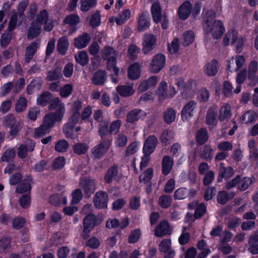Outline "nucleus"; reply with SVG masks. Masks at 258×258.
<instances>
[{"mask_svg": "<svg viewBox=\"0 0 258 258\" xmlns=\"http://www.w3.org/2000/svg\"><path fill=\"white\" fill-rule=\"evenodd\" d=\"M97 3L96 0H81L80 10L83 12H87L94 8Z\"/></svg>", "mask_w": 258, "mask_h": 258, "instance_id": "obj_41", "label": "nucleus"}, {"mask_svg": "<svg viewBox=\"0 0 258 258\" xmlns=\"http://www.w3.org/2000/svg\"><path fill=\"white\" fill-rule=\"evenodd\" d=\"M90 40V35L87 33H84L75 39L74 44L78 48H83L87 46Z\"/></svg>", "mask_w": 258, "mask_h": 258, "instance_id": "obj_26", "label": "nucleus"}, {"mask_svg": "<svg viewBox=\"0 0 258 258\" xmlns=\"http://www.w3.org/2000/svg\"><path fill=\"white\" fill-rule=\"evenodd\" d=\"M146 115V113L141 109H135L128 113L126 120L127 122L134 123L140 118L145 117Z\"/></svg>", "mask_w": 258, "mask_h": 258, "instance_id": "obj_20", "label": "nucleus"}, {"mask_svg": "<svg viewBox=\"0 0 258 258\" xmlns=\"http://www.w3.org/2000/svg\"><path fill=\"white\" fill-rule=\"evenodd\" d=\"M50 110H54L57 108L58 110V114H56L55 113L57 117L58 115H63L61 112V110L63 109V104L60 103V101L58 97L54 98L51 102L49 106Z\"/></svg>", "mask_w": 258, "mask_h": 258, "instance_id": "obj_43", "label": "nucleus"}, {"mask_svg": "<svg viewBox=\"0 0 258 258\" xmlns=\"http://www.w3.org/2000/svg\"><path fill=\"white\" fill-rule=\"evenodd\" d=\"M233 88L230 82L225 81L223 83V93L226 97H229L233 94Z\"/></svg>", "mask_w": 258, "mask_h": 258, "instance_id": "obj_58", "label": "nucleus"}, {"mask_svg": "<svg viewBox=\"0 0 258 258\" xmlns=\"http://www.w3.org/2000/svg\"><path fill=\"white\" fill-rule=\"evenodd\" d=\"M100 244V240L95 237H91L86 242V246L92 249L97 248Z\"/></svg>", "mask_w": 258, "mask_h": 258, "instance_id": "obj_61", "label": "nucleus"}, {"mask_svg": "<svg viewBox=\"0 0 258 258\" xmlns=\"http://www.w3.org/2000/svg\"><path fill=\"white\" fill-rule=\"evenodd\" d=\"M177 92L173 86L168 88V84L165 81H162L159 84L157 94L160 100L172 98L175 95Z\"/></svg>", "mask_w": 258, "mask_h": 258, "instance_id": "obj_5", "label": "nucleus"}, {"mask_svg": "<svg viewBox=\"0 0 258 258\" xmlns=\"http://www.w3.org/2000/svg\"><path fill=\"white\" fill-rule=\"evenodd\" d=\"M52 98V94L48 92L45 91L40 95L37 98V104L41 106H45L50 101Z\"/></svg>", "mask_w": 258, "mask_h": 258, "instance_id": "obj_39", "label": "nucleus"}, {"mask_svg": "<svg viewBox=\"0 0 258 258\" xmlns=\"http://www.w3.org/2000/svg\"><path fill=\"white\" fill-rule=\"evenodd\" d=\"M151 13L153 21L156 23H159L162 18L161 8L159 3H154L151 7Z\"/></svg>", "mask_w": 258, "mask_h": 258, "instance_id": "obj_32", "label": "nucleus"}, {"mask_svg": "<svg viewBox=\"0 0 258 258\" xmlns=\"http://www.w3.org/2000/svg\"><path fill=\"white\" fill-rule=\"evenodd\" d=\"M156 42L155 36L152 34H145L142 42L143 53L149 54L155 48Z\"/></svg>", "mask_w": 258, "mask_h": 258, "instance_id": "obj_10", "label": "nucleus"}, {"mask_svg": "<svg viewBox=\"0 0 258 258\" xmlns=\"http://www.w3.org/2000/svg\"><path fill=\"white\" fill-rule=\"evenodd\" d=\"M159 249L163 253L164 258H173L176 254L175 250L172 247L170 239H164L159 244Z\"/></svg>", "mask_w": 258, "mask_h": 258, "instance_id": "obj_8", "label": "nucleus"}, {"mask_svg": "<svg viewBox=\"0 0 258 258\" xmlns=\"http://www.w3.org/2000/svg\"><path fill=\"white\" fill-rule=\"evenodd\" d=\"M174 164V160L168 155L165 156L162 161V171L164 175H167L170 172Z\"/></svg>", "mask_w": 258, "mask_h": 258, "instance_id": "obj_24", "label": "nucleus"}, {"mask_svg": "<svg viewBox=\"0 0 258 258\" xmlns=\"http://www.w3.org/2000/svg\"><path fill=\"white\" fill-rule=\"evenodd\" d=\"M80 185L88 196L92 195L96 188L94 180L89 179L82 180L80 181Z\"/></svg>", "mask_w": 258, "mask_h": 258, "instance_id": "obj_19", "label": "nucleus"}, {"mask_svg": "<svg viewBox=\"0 0 258 258\" xmlns=\"http://www.w3.org/2000/svg\"><path fill=\"white\" fill-rule=\"evenodd\" d=\"M101 222L99 219L96 218L94 214H89L84 219L83 232L82 236L84 239L88 238L90 235L91 230Z\"/></svg>", "mask_w": 258, "mask_h": 258, "instance_id": "obj_6", "label": "nucleus"}, {"mask_svg": "<svg viewBox=\"0 0 258 258\" xmlns=\"http://www.w3.org/2000/svg\"><path fill=\"white\" fill-rule=\"evenodd\" d=\"M61 202L64 204V198L58 194L52 195L49 198L50 203L55 206L59 205Z\"/></svg>", "mask_w": 258, "mask_h": 258, "instance_id": "obj_59", "label": "nucleus"}, {"mask_svg": "<svg viewBox=\"0 0 258 258\" xmlns=\"http://www.w3.org/2000/svg\"><path fill=\"white\" fill-rule=\"evenodd\" d=\"M106 74L104 71L96 72L92 78L93 83L96 85H102L106 80Z\"/></svg>", "mask_w": 258, "mask_h": 258, "instance_id": "obj_30", "label": "nucleus"}, {"mask_svg": "<svg viewBox=\"0 0 258 258\" xmlns=\"http://www.w3.org/2000/svg\"><path fill=\"white\" fill-rule=\"evenodd\" d=\"M258 115L256 112L252 110L246 111L240 117V122L243 124L252 123L255 122Z\"/></svg>", "mask_w": 258, "mask_h": 258, "instance_id": "obj_25", "label": "nucleus"}, {"mask_svg": "<svg viewBox=\"0 0 258 258\" xmlns=\"http://www.w3.org/2000/svg\"><path fill=\"white\" fill-rule=\"evenodd\" d=\"M64 164V159L63 157L56 158L52 164V168L54 170L62 168Z\"/></svg>", "mask_w": 258, "mask_h": 258, "instance_id": "obj_64", "label": "nucleus"}, {"mask_svg": "<svg viewBox=\"0 0 258 258\" xmlns=\"http://www.w3.org/2000/svg\"><path fill=\"white\" fill-rule=\"evenodd\" d=\"M171 197L168 195H163L160 197L158 201L160 206L163 208L169 207L171 205Z\"/></svg>", "mask_w": 258, "mask_h": 258, "instance_id": "obj_52", "label": "nucleus"}, {"mask_svg": "<svg viewBox=\"0 0 258 258\" xmlns=\"http://www.w3.org/2000/svg\"><path fill=\"white\" fill-rule=\"evenodd\" d=\"M16 156V151L14 148L7 149L1 157L2 162H9L12 161Z\"/></svg>", "mask_w": 258, "mask_h": 258, "instance_id": "obj_40", "label": "nucleus"}, {"mask_svg": "<svg viewBox=\"0 0 258 258\" xmlns=\"http://www.w3.org/2000/svg\"><path fill=\"white\" fill-rule=\"evenodd\" d=\"M39 47V43L37 41H33L26 48L24 56V61L29 63L33 59V56Z\"/></svg>", "mask_w": 258, "mask_h": 258, "instance_id": "obj_16", "label": "nucleus"}, {"mask_svg": "<svg viewBox=\"0 0 258 258\" xmlns=\"http://www.w3.org/2000/svg\"><path fill=\"white\" fill-rule=\"evenodd\" d=\"M197 104L195 101L191 100L184 106L181 111V118L182 120H187L194 115Z\"/></svg>", "mask_w": 258, "mask_h": 258, "instance_id": "obj_11", "label": "nucleus"}, {"mask_svg": "<svg viewBox=\"0 0 258 258\" xmlns=\"http://www.w3.org/2000/svg\"><path fill=\"white\" fill-rule=\"evenodd\" d=\"M252 182V178L251 177H245L241 180L239 179L238 188L241 191L245 190L248 188Z\"/></svg>", "mask_w": 258, "mask_h": 258, "instance_id": "obj_48", "label": "nucleus"}, {"mask_svg": "<svg viewBox=\"0 0 258 258\" xmlns=\"http://www.w3.org/2000/svg\"><path fill=\"white\" fill-rule=\"evenodd\" d=\"M249 247L248 251L252 254L258 253V241L255 237H252L249 238L248 241Z\"/></svg>", "mask_w": 258, "mask_h": 258, "instance_id": "obj_49", "label": "nucleus"}, {"mask_svg": "<svg viewBox=\"0 0 258 258\" xmlns=\"http://www.w3.org/2000/svg\"><path fill=\"white\" fill-rule=\"evenodd\" d=\"M245 59L243 55H236L228 61V70L230 72L237 71L245 64Z\"/></svg>", "mask_w": 258, "mask_h": 258, "instance_id": "obj_9", "label": "nucleus"}, {"mask_svg": "<svg viewBox=\"0 0 258 258\" xmlns=\"http://www.w3.org/2000/svg\"><path fill=\"white\" fill-rule=\"evenodd\" d=\"M231 115V106L229 104H225L220 109L218 119L220 121H224L228 120Z\"/></svg>", "mask_w": 258, "mask_h": 258, "instance_id": "obj_27", "label": "nucleus"}, {"mask_svg": "<svg viewBox=\"0 0 258 258\" xmlns=\"http://www.w3.org/2000/svg\"><path fill=\"white\" fill-rule=\"evenodd\" d=\"M101 55L103 59L107 61V70L113 71L115 76H118L119 69L116 67L117 54L114 49L111 47H105L101 51Z\"/></svg>", "mask_w": 258, "mask_h": 258, "instance_id": "obj_4", "label": "nucleus"}, {"mask_svg": "<svg viewBox=\"0 0 258 258\" xmlns=\"http://www.w3.org/2000/svg\"><path fill=\"white\" fill-rule=\"evenodd\" d=\"M210 93L205 88H201L197 93V99L201 102H205L209 100Z\"/></svg>", "mask_w": 258, "mask_h": 258, "instance_id": "obj_45", "label": "nucleus"}, {"mask_svg": "<svg viewBox=\"0 0 258 258\" xmlns=\"http://www.w3.org/2000/svg\"><path fill=\"white\" fill-rule=\"evenodd\" d=\"M235 196L233 192L227 193L225 191H222L219 192L217 196V202L220 204H225L229 200L233 199Z\"/></svg>", "mask_w": 258, "mask_h": 258, "instance_id": "obj_36", "label": "nucleus"}, {"mask_svg": "<svg viewBox=\"0 0 258 258\" xmlns=\"http://www.w3.org/2000/svg\"><path fill=\"white\" fill-rule=\"evenodd\" d=\"M203 28L206 34H210L214 39H219L225 29L223 22L215 19V13L210 10L207 12L204 18Z\"/></svg>", "mask_w": 258, "mask_h": 258, "instance_id": "obj_1", "label": "nucleus"}, {"mask_svg": "<svg viewBox=\"0 0 258 258\" xmlns=\"http://www.w3.org/2000/svg\"><path fill=\"white\" fill-rule=\"evenodd\" d=\"M238 37V32L234 29L229 30L225 34L222 43L224 46H228L230 44H233L235 42Z\"/></svg>", "mask_w": 258, "mask_h": 258, "instance_id": "obj_21", "label": "nucleus"}, {"mask_svg": "<svg viewBox=\"0 0 258 258\" xmlns=\"http://www.w3.org/2000/svg\"><path fill=\"white\" fill-rule=\"evenodd\" d=\"M140 48L136 45H131L128 49V55L131 59H134L137 58L138 53L140 52Z\"/></svg>", "mask_w": 258, "mask_h": 258, "instance_id": "obj_63", "label": "nucleus"}, {"mask_svg": "<svg viewBox=\"0 0 258 258\" xmlns=\"http://www.w3.org/2000/svg\"><path fill=\"white\" fill-rule=\"evenodd\" d=\"M153 175V169L151 168H148L139 176L140 182L144 183L148 182L152 179Z\"/></svg>", "mask_w": 258, "mask_h": 258, "instance_id": "obj_44", "label": "nucleus"}, {"mask_svg": "<svg viewBox=\"0 0 258 258\" xmlns=\"http://www.w3.org/2000/svg\"><path fill=\"white\" fill-rule=\"evenodd\" d=\"M174 138L173 133L169 130H166L163 132L161 136V142L165 145L169 144Z\"/></svg>", "mask_w": 258, "mask_h": 258, "instance_id": "obj_47", "label": "nucleus"}, {"mask_svg": "<svg viewBox=\"0 0 258 258\" xmlns=\"http://www.w3.org/2000/svg\"><path fill=\"white\" fill-rule=\"evenodd\" d=\"M247 76V73L246 70H242L238 73L236 78V82L238 85L234 90L235 93L238 94L240 92L241 89L240 84H242L245 81Z\"/></svg>", "mask_w": 258, "mask_h": 258, "instance_id": "obj_31", "label": "nucleus"}, {"mask_svg": "<svg viewBox=\"0 0 258 258\" xmlns=\"http://www.w3.org/2000/svg\"><path fill=\"white\" fill-rule=\"evenodd\" d=\"M131 17L130 9L123 10L118 16L115 18V22L117 25H122L126 22Z\"/></svg>", "mask_w": 258, "mask_h": 258, "instance_id": "obj_38", "label": "nucleus"}, {"mask_svg": "<svg viewBox=\"0 0 258 258\" xmlns=\"http://www.w3.org/2000/svg\"><path fill=\"white\" fill-rule=\"evenodd\" d=\"M166 58L164 55L158 53L152 58L149 67V71L153 74L159 72L164 67Z\"/></svg>", "mask_w": 258, "mask_h": 258, "instance_id": "obj_7", "label": "nucleus"}, {"mask_svg": "<svg viewBox=\"0 0 258 258\" xmlns=\"http://www.w3.org/2000/svg\"><path fill=\"white\" fill-rule=\"evenodd\" d=\"M214 150L211 146L206 145L200 150V156L206 160H211L213 157Z\"/></svg>", "mask_w": 258, "mask_h": 258, "instance_id": "obj_34", "label": "nucleus"}, {"mask_svg": "<svg viewBox=\"0 0 258 258\" xmlns=\"http://www.w3.org/2000/svg\"><path fill=\"white\" fill-rule=\"evenodd\" d=\"M168 223L166 221H161L155 230V235L157 237H162L169 234Z\"/></svg>", "mask_w": 258, "mask_h": 258, "instance_id": "obj_28", "label": "nucleus"}, {"mask_svg": "<svg viewBox=\"0 0 258 258\" xmlns=\"http://www.w3.org/2000/svg\"><path fill=\"white\" fill-rule=\"evenodd\" d=\"M27 105V100L24 97H20L17 101L15 105V109L17 112H21L24 111Z\"/></svg>", "mask_w": 258, "mask_h": 258, "instance_id": "obj_50", "label": "nucleus"}, {"mask_svg": "<svg viewBox=\"0 0 258 258\" xmlns=\"http://www.w3.org/2000/svg\"><path fill=\"white\" fill-rule=\"evenodd\" d=\"M48 20V13L46 11L43 10L37 16L35 22L31 24L28 29L27 37L28 39H32L39 35L41 31V26L43 22H46Z\"/></svg>", "mask_w": 258, "mask_h": 258, "instance_id": "obj_3", "label": "nucleus"}, {"mask_svg": "<svg viewBox=\"0 0 258 258\" xmlns=\"http://www.w3.org/2000/svg\"><path fill=\"white\" fill-rule=\"evenodd\" d=\"M141 235V232L140 229H137L132 231L128 236V242L130 243H136L139 240Z\"/></svg>", "mask_w": 258, "mask_h": 258, "instance_id": "obj_56", "label": "nucleus"}, {"mask_svg": "<svg viewBox=\"0 0 258 258\" xmlns=\"http://www.w3.org/2000/svg\"><path fill=\"white\" fill-rule=\"evenodd\" d=\"M75 58L76 61L82 66L86 64L89 61L88 54L84 50L81 51L78 54H76Z\"/></svg>", "mask_w": 258, "mask_h": 258, "instance_id": "obj_46", "label": "nucleus"}, {"mask_svg": "<svg viewBox=\"0 0 258 258\" xmlns=\"http://www.w3.org/2000/svg\"><path fill=\"white\" fill-rule=\"evenodd\" d=\"M217 111L215 108H210L209 109L206 116V123L210 126V128H212L217 124L216 117Z\"/></svg>", "mask_w": 258, "mask_h": 258, "instance_id": "obj_33", "label": "nucleus"}, {"mask_svg": "<svg viewBox=\"0 0 258 258\" xmlns=\"http://www.w3.org/2000/svg\"><path fill=\"white\" fill-rule=\"evenodd\" d=\"M150 18L148 12H143L139 16L137 29L139 31H144L149 28Z\"/></svg>", "mask_w": 258, "mask_h": 258, "instance_id": "obj_13", "label": "nucleus"}, {"mask_svg": "<svg viewBox=\"0 0 258 258\" xmlns=\"http://www.w3.org/2000/svg\"><path fill=\"white\" fill-rule=\"evenodd\" d=\"M62 118V115L56 116L55 113L47 114L43 119V122L39 127L34 130V135L35 138H40L50 132V130L54 125L55 121H60Z\"/></svg>", "mask_w": 258, "mask_h": 258, "instance_id": "obj_2", "label": "nucleus"}, {"mask_svg": "<svg viewBox=\"0 0 258 258\" xmlns=\"http://www.w3.org/2000/svg\"><path fill=\"white\" fill-rule=\"evenodd\" d=\"M118 172L117 168L116 167H112L110 168L107 172L105 176V180L107 183H110L113 178L116 176Z\"/></svg>", "mask_w": 258, "mask_h": 258, "instance_id": "obj_55", "label": "nucleus"}, {"mask_svg": "<svg viewBox=\"0 0 258 258\" xmlns=\"http://www.w3.org/2000/svg\"><path fill=\"white\" fill-rule=\"evenodd\" d=\"M32 179L31 176H27L24 178L22 182L18 185L16 189V192L22 194L27 191H30L31 189V183Z\"/></svg>", "mask_w": 258, "mask_h": 258, "instance_id": "obj_17", "label": "nucleus"}, {"mask_svg": "<svg viewBox=\"0 0 258 258\" xmlns=\"http://www.w3.org/2000/svg\"><path fill=\"white\" fill-rule=\"evenodd\" d=\"M80 19L78 15L71 14L66 18V23L74 26L80 23Z\"/></svg>", "mask_w": 258, "mask_h": 258, "instance_id": "obj_57", "label": "nucleus"}, {"mask_svg": "<svg viewBox=\"0 0 258 258\" xmlns=\"http://www.w3.org/2000/svg\"><path fill=\"white\" fill-rule=\"evenodd\" d=\"M141 66L139 63L131 65L128 69V76L131 80H137L140 77Z\"/></svg>", "mask_w": 258, "mask_h": 258, "instance_id": "obj_29", "label": "nucleus"}, {"mask_svg": "<svg viewBox=\"0 0 258 258\" xmlns=\"http://www.w3.org/2000/svg\"><path fill=\"white\" fill-rule=\"evenodd\" d=\"M188 190L184 187H180L174 192V198L176 200H180L185 199L188 195Z\"/></svg>", "mask_w": 258, "mask_h": 258, "instance_id": "obj_53", "label": "nucleus"}, {"mask_svg": "<svg viewBox=\"0 0 258 258\" xmlns=\"http://www.w3.org/2000/svg\"><path fill=\"white\" fill-rule=\"evenodd\" d=\"M195 35L194 32L187 31L183 34L182 43L184 46H188L191 44L195 40Z\"/></svg>", "mask_w": 258, "mask_h": 258, "instance_id": "obj_42", "label": "nucleus"}, {"mask_svg": "<svg viewBox=\"0 0 258 258\" xmlns=\"http://www.w3.org/2000/svg\"><path fill=\"white\" fill-rule=\"evenodd\" d=\"M218 149L222 151H230L233 149L232 143L228 141H224L219 143L218 145Z\"/></svg>", "mask_w": 258, "mask_h": 258, "instance_id": "obj_62", "label": "nucleus"}, {"mask_svg": "<svg viewBox=\"0 0 258 258\" xmlns=\"http://www.w3.org/2000/svg\"><path fill=\"white\" fill-rule=\"evenodd\" d=\"M196 139L197 142L200 144H203L206 142L208 139L207 130L204 128L201 129L197 133Z\"/></svg>", "mask_w": 258, "mask_h": 258, "instance_id": "obj_51", "label": "nucleus"}, {"mask_svg": "<svg viewBox=\"0 0 258 258\" xmlns=\"http://www.w3.org/2000/svg\"><path fill=\"white\" fill-rule=\"evenodd\" d=\"M110 142L104 141L95 147L92 150V154L96 158L102 157L109 148Z\"/></svg>", "mask_w": 258, "mask_h": 258, "instance_id": "obj_15", "label": "nucleus"}, {"mask_svg": "<svg viewBox=\"0 0 258 258\" xmlns=\"http://www.w3.org/2000/svg\"><path fill=\"white\" fill-rule=\"evenodd\" d=\"M220 175H221V178H218V181L221 182L222 178L226 179L230 178L234 173V170L231 167H225L222 164H221L220 167Z\"/></svg>", "mask_w": 258, "mask_h": 258, "instance_id": "obj_37", "label": "nucleus"}, {"mask_svg": "<svg viewBox=\"0 0 258 258\" xmlns=\"http://www.w3.org/2000/svg\"><path fill=\"white\" fill-rule=\"evenodd\" d=\"M157 143V138L154 136H151L146 140L144 148V154H151L155 150Z\"/></svg>", "mask_w": 258, "mask_h": 258, "instance_id": "obj_18", "label": "nucleus"}, {"mask_svg": "<svg viewBox=\"0 0 258 258\" xmlns=\"http://www.w3.org/2000/svg\"><path fill=\"white\" fill-rule=\"evenodd\" d=\"M101 23L100 13L99 11H96L91 16L90 24L93 28L98 26Z\"/></svg>", "mask_w": 258, "mask_h": 258, "instance_id": "obj_54", "label": "nucleus"}, {"mask_svg": "<svg viewBox=\"0 0 258 258\" xmlns=\"http://www.w3.org/2000/svg\"><path fill=\"white\" fill-rule=\"evenodd\" d=\"M108 203V195L103 191L97 192L94 197V204L98 209L107 208Z\"/></svg>", "mask_w": 258, "mask_h": 258, "instance_id": "obj_12", "label": "nucleus"}, {"mask_svg": "<svg viewBox=\"0 0 258 258\" xmlns=\"http://www.w3.org/2000/svg\"><path fill=\"white\" fill-rule=\"evenodd\" d=\"M191 4L189 1H185L179 7L178 10V16L180 19H186L190 14Z\"/></svg>", "mask_w": 258, "mask_h": 258, "instance_id": "obj_23", "label": "nucleus"}, {"mask_svg": "<svg viewBox=\"0 0 258 258\" xmlns=\"http://www.w3.org/2000/svg\"><path fill=\"white\" fill-rule=\"evenodd\" d=\"M116 91L120 95L125 97L131 96L135 92L133 84L118 86L116 87Z\"/></svg>", "mask_w": 258, "mask_h": 258, "instance_id": "obj_22", "label": "nucleus"}, {"mask_svg": "<svg viewBox=\"0 0 258 258\" xmlns=\"http://www.w3.org/2000/svg\"><path fill=\"white\" fill-rule=\"evenodd\" d=\"M176 117V112L172 108H167L163 114V118L165 122L170 124L173 122Z\"/></svg>", "mask_w": 258, "mask_h": 258, "instance_id": "obj_35", "label": "nucleus"}, {"mask_svg": "<svg viewBox=\"0 0 258 258\" xmlns=\"http://www.w3.org/2000/svg\"><path fill=\"white\" fill-rule=\"evenodd\" d=\"M190 234L188 232H186V228L183 227L182 233L178 238V241L181 245L187 243L189 239Z\"/></svg>", "mask_w": 258, "mask_h": 258, "instance_id": "obj_60", "label": "nucleus"}, {"mask_svg": "<svg viewBox=\"0 0 258 258\" xmlns=\"http://www.w3.org/2000/svg\"><path fill=\"white\" fill-rule=\"evenodd\" d=\"M219 69V64L215 59L207 62L204 66L203 71L204 73L209 77H213L216 75Z\"/></svg>", "mask_w": 258, "mask_h": 258, "instance_id": "obj_14", "label": "nucleus"}]
</instances>
